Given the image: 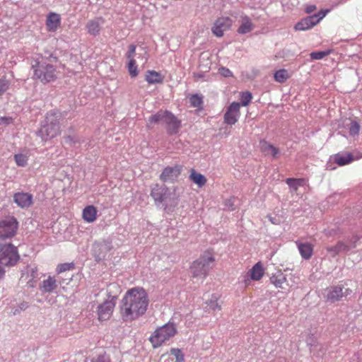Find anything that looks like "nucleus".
I'll return each mask as SVG.
<instances>
[{
    "label": "nucleus",
    "mask_w": 362,
    "mask_h": 362,
    "mask_svg": "<svg viewBox=\"0 0 362 362\" xmlns=\"http://www.w3.org/2000/svg\"><path fill=\"white\" fill-rule=\"evenodd\" d=\"M305 180L303 178H287L286 180V184L296 192L299 186H302L304 184Z\"/></svg>",
    "instance_id": "nucleus-34"
},
{
    "label": "nucleus",
    "mask_w": 362,
    "mask_h": 362,
    "mask_svg": "<svg viewBox=\"0 0 362 362\" xmlns=\"http://www.w3.org/2000/svg\"><path fill=\"white\" fill-rule=\"evenodd\" d=\"M73 263H62L57 265L56 272L57 274H61L73 269Z\"/></svg>",
    "instance_id": "nucleus-38"
},
{
    "label": "nucleus",
    "mask_w": 362,
    "mask_h": 362,
    "mask_svg": "<svg viewBox=\"0 0 362 362\" xmlns=\"http://www.w3.org/2000/svg\"><path fill=\"white\" fill-rule=\"evenodd\" d=\"M4 270L3 269L2 267H0V279L3 277V276L4 275Z\"/></svg>",
    "instance_id": "nucleus-53"
},
{
    "label": "nucleus",
    "mask_w": 362,
    "mask_h": 362,
    "mask_svg": "<svg viewBox=\"0 0 362 362\" xmlns=\"http://www.w3.org/2000/svg\"><path fill=\"white\" fill-rule=\"evenodd\" d=\"M92 362H110V360L105 356H99L96 359Z\"/></svg>",
    "instance_id": "nucleus-49"
},
{
    "label": "nucleus",
    "mask_w": 362,
    "mask_h": 362,
    "mask_svg": "<svg viewBox=\"0 0 362 362\" xmlns=\"http://www.w3.org/2000/svg\"><path fill=\"white\" fill-rule=\"evenodd\" d=\"M1 246V240H0V247Z\"/></svg>",
    "instance_id": "nucleus-57"
},
{
    "label": "nucleus",
    "mask_w": 362,
    "mask_h": 362,
    "mask_svg": "<svg viewBox=\"0 0 362 362\" xmlns=\"http://www.w3.org/2000/svg\"><path fill=\"white\" fill-rule=\"evenodd\" d=\"M104 24V20L101 18H96L89 21L86 24L88 33L92 35H98Z\"/></svg>",
    "instance_id": "nucleus-19"
},
{
    "label": "nucleus",
    "mask_w": 362,
    "mask_h": 362,
    "mask_svg": "<svg viewBox=\"0 0 362 362\" xmlns=\"http://www.w3.org/2000/svg\"><path fill=\"white\" fill-rule=\"evenodd\" d=\"M116 305V298L109 296L107 299L99 304L97 308L98 319L100 322L108 320L113 313Z\"/></svg>",
    "instance_id": "nucleus-6"
},
{
    "label": "nucleus",
    "mask_w": 362,
    "mask_h": 362,
    "mask_svg": "<svg viewBox=\"0 0 362 362\" xmlns=\"http://www.w3.org/2000/svg\"><path fill=\"white\" fill-rule=\"evenodd\" d=\"M160 115H152L148 120V127H151L153 123L158 122L160 119L162 120L161 118H160Z\"/></svg>",
    "instance_id": "nucleus-46"
},
{
    "label": "nucleus",
    "mask_w": 362,
    "mask_h": 362,
    "mask_svg": "<svg viewBox=\"0 0 362 362\" xmlns=\"http://www.w3.org/2000/svg\"><path fill=\"white\" fill-rule=\"evenodd\" d=\"M361 127L357 122L352 121L349 126V134L351 136L358 135L360 132Z\"/></svg>",
    "instance_id": "nucleus-40"
},
{
    "label": "nucleus",
    "mask_w": 362,
    "mask_h": 362,
    "mask_svg": "<svg viewBox=\"0 0 362 362\" xmlns=\"http://www.w3.org/2000/svg\"><path fill=\"white\" fill-rule=\"evenodd\" d=\"M60 25V16L55 13H51L47 16V25L49 30H55Z\"/></svg>",
    "instance_id": "nucleus-30"
},
{
    "label": "nucleus",
    "mask_w": 362,
    "mask_h": 362,
    "mask_svg": "<svg viewBox=\"0 0 362 362\" xmlns=\"http://www.w3.org/2000/svg\"><path fill=\"white\" fill-rule=\"evenodd\" d=\"M250 278L253 281H259L264 275V268L261 262H257L248 272Z\"/></svg>",
    "instance_id": "nucleus-22"
},
{
    "label": "nucleus",
    "mask_w": 362,
    "mask_h": 362,
    "mask_svg": "<svg viewBox=\"0 0 362 362\" xmlns=\"http://www.w3.org/2000/svg\"><path fill=\"white\" fill-rule=\"evenodd\" d=\"M245 281V286H249V285H250V279H245V281Z\"/></svg>",
    "instance_id": "nucleus-54"
},
{
    "label": "nucleus",
    "mask_w": 362,
    "mask_h": 362,
    "mask_svg": "<svg viewBox=\"0 0 362 362\" xmlns=\"http://www.w3.org/2000/svg\"><path fill=\"white\" fill-rule=\"evenodd\" d=\"M34 76L42 83H49L57 78L56 69L53 65L44 62H35L32 64Z\"/></svg>",
    "instance_id": "nucleus-3"
},
{
    "label": "nucleus",
    "mask_w": 362,
    "mask_h": 362,
    "mask_svg": "<svg viewBox=\"0 0 362 362\" xmlns=\"http://www.w3.org/2000/svg\"><path fill=\"white\" fill-rule=\"evenodd\" d=\"M9 85V81L6 79L5 77H2L0 78V95L4 94V92H6L8 90Z\"/></svg>",
    "instance_id": "nucleus-42"
},
{
    "label": "nucleus",
    "mask_w": 362,
    "mask_h": 362,
    "mask_svg": "<svg viewBox=\"0 0 362 362\" xmlns=\"http://www.w3.org/2000/svg\"><path fill=\"white\" fill-rule=\"evenodd\" d=\"M31 156L30 149H22L18 153L14 154L13 160L18 167H25L28 165L29 158Z\"/></svg>",
    "instance_id": "nucleus-18"
},
{
    "label": "nucleus",
    "mask_w": 362,
    "mask_h": 362,
    "mask_svg": "<svg viewBox=\"0 0 362 362\" xmlns=\"http://www.w3.org/2000/svg\"><path fill=\"white\" fill-rule=\"evenodd\" d=\"M135 50H136V46L134 45H130L129 46V50L127 52V53L126 54V56H127V58H128L129 60H131V59H134V55L135 54Z\"/></svg>",
    "instance_id": "nucleus-45"
},
{
    "label": "nucleus",
    "mask_w": 362,
    "mask_h": 362,
    "mask_svg": "<svg viewBox=\"0 0 362 362\" xmlns=\"http://www.w3.org/2000/svg\"><path fill=\"white\" fill-rule=\"evenodd\" d=\"M270 281L272 284L276 288H283V285L287 281L286 276L281 272H278L270 277Z\"/></svg>",
    "instance_id": "nucleus-29"
},
{
    "label": "nucleus",
    "mask_w": 362,
    "mask_h": 362,
    "mask_svg": "<svg viewBox=\"0 0 362 362\" xmlns=\"http://www.w3.org/2000/svg\"><path fill=\"white\" fill-rule=\"evenodd\" d=\"M252 99V94L250 92L243 93L240 98V103L243 106H246L249 104Z\"/></svg>",
    "instance_id": "nucleus-41"
},
{
    "label": "nucleus",
    "mask_w": 362,
    "mask_h": 362,
    "mask_svg": "<svg viewBox=\"0 0 362 362\" xmlns=\"http://www.w3.org/2000/svg\"><path fill=\"white\" fill-rule=\"evenodd\" d=\"M149 303L148 296L141 287L129 289L120 308L122 318L125 322H132L145 314Z\"/></svg>",
    "instance_id": "nucleus-1"
},
{
    "label": "nucleus",
    "mask_w": 362,
    "mask_h": 362,
    "mask_svg": "<svg viewBox=\"0 0 362 362\" xmlns=\"http://www.w3.org/2000/svg\"><path fill=\"white\" fill-rule=\"evenodd\" d=\"M177 329L173 323H167L158 327L149 337L153 348L160 346L165 341L175 335Z\"/></svg>",
    "instance_id": "nucleus-2"
},
{
    "label": "nucleus",
    "mask_w": 362,
    "mask_h": 362,
    "mask_svg": "<svg viewBox=\"0 0 362 362\" xmlns=\"http://www.w3.org/2000/svg\"><path fill=\"white\" fill-rule=\"evenodd\" d=\"M46 124H43L40 129V134L44 141H47L59 135L60 124L54 118H47Z\"/></svg>",
    "instance_id": "nucleus-5"
},
{
    "label": "nucleus",
    "mask_w": 362,
    "mask_h": 362,
    "mask_svg": "<svg viewBox=\"0 0 362 362\" xmlns=\"http://www.w3.org/2000/svg\"><path fill=\"white\" fill-rule=\"evenodd\" d=\"M315 10H316V6L315 5H308L305 8V11L307 13H311Z\"/></svg>",
    "instance_id": "nucleus-52"
},
{
    "label": "nucleus",
    "mask_w": 362,
    "mask_h": 362,
    "mask_svg": "<svg viewBox=\"0 0 362 362\" xmlns=\"http://www.w3.org/2000/svg\"><path fill=\"white\" fill-rule=\"evenodd\" d=\"M18 228V222L14 217L0 220V240L13 236Z\"/></svg>",
    "instance_id": "nucleus-8"
},
{
    "label": "nucleus",
    "mask_w": 362,
    "mask_h": 362,
    "mask_svg": "<svg viewBox=\"0 0 362 362\" xmlns=\"http://www.w3.org/2000/svg\"><path fill=\"white\" fill-rule=\"evenodd\" d=\"M181 170L180 165L165 167L160 175V179L163 182L173 181L180 175Z\"/></svg>",
    "instance_id": "nucleus-12"
},
{
    "label": "nucleus",
    "mask_w": 362,
    "mask_h": 362,
    "mask_svg": "<svg viewBox=\"0 0 362 362\" xmlns=\"http://www.w3.org/2000/svg\"><path fill=\"white\" fill-rule=\"evenodd\" d=\"M352 362H362V351L357 353L356 358H353Z\"/></svg>",
    "instance_id": "nucleus-51"
},
{
    "label": "nucleus",
    "mask_w": 362,
    "mask_h": 362,
    "mask_svg": "<svg viewBox=\"0 0 362 362\" xmlns=\"http://www.w3.org/2000/svg\"><path fill=\"white\" fill-rule=\"evenodd\" d=\"M189 180L196 184L199 187H204L207 182L204 175L197 172L194 169H191L189 177Z\"/></svg>",
    "instance_id": "nucleus-28"
},
{
    "label": "nucleus",
    "mask_w": 362,
    "mask_h": 362,
    "mask_svg": "<svg viewBox=\"0 0 362 362\" xmlns=\"http://www.w3.org/2000/svg\"><path fill=\"white\" fill-rule=\"evenodd\" d=\"M219 74L224 77L232 76V72L226 67H221L219 69Z\"/></svg>",
    "instance_id": "nucleus-47"
},
{
    "label": "nucleus",
    "mask_w": 362,
    "mask_h": 362,
    "mask_svg": "<svg viewBox=\"0 0 362 362\" xmlns=\"http://www.w3.org/2000/svg\"><path fill=\"white\" fill-rule=\"evenodd\" d=\"M330 52H331L330 50L313 52L310 53V57L313 60H318V59H323L325 57L329 54Z\"/></svg>",
    "instance_id": "nucleus-39"
},
{
    "label": "nucleus",
    "mask_w": 362,
    "mask_h": 362,
    "mask_svg": "<svg viewBox=\"0 0 362 362\" xmlns=\"http://www.w3.org/2000/svg\"><path fill=\"white\" fill-rule=\"evenodd\" d=\"M259 148L265 156H272L274 158H277L279 154V149L265 140L259 142Z\"/></svg>",
    "instance_id": "nucleus-21"
},
{
    "label": "nucleus",
    "mask_w": 362,
    "mask_h": 362,
    "mask_svg": "<svg viewBox=\"0 0 362 362\" xmlns=\"http://www.w3.org/2000/svg\"><path fill=\"white\" fill-rule=\"evenodd\" d=\"M240 105L241 104L240 103H232L228 107V110L226 112V113H237L238 112H239Z\"/></svg>",
    "instance_id": "nucleus-43"
},
{
    "label": "nucleus",
    "mask_w": 362,
    "mask_h": 362,
    "mask_svg": "<svg viewBox=\"0 0 362 362\" xmlns=\"http://www.w3.org/2000/svg\"><path fill=\"white\" fill-rule=\"evenodd\" d=\"M354 157L350 152L338 153L334 156V161L339 166H343L354 161Z\"/></svg>",
    "instance_id": "nucleus-23"
},
{
    "label": "nucleus",
    "mask_w": 362,
    "mask_h": 362,
    "mask_svg": "<svg viewBox=\"0 0 362 362\" xmlns=\"http://www.w3.org/2000/svg\"><path fill=\"white\" fill-rule=\"evenodd\" d=\"M37 268L36 266L29 265L21 274V279L25 281L30 287H33L36 283Z\"/></svg>",
    "instance_id": "nucleus-13"
},
{
    "label": "nucleus",
    "mask_w": 362,
    "mask_h": 362,
    "mask_svg": "<svg viewBox=\"0 0 362 362\" xmlns=\"http://www.w3.org/2000/svg\"><path fill=\"white\" fill-rule=\"evenodd\" d=\"M351 247V246L346 245L344 243L339 242L334 246L327 247V252H330L332 256H336L341 252L349 250Z\"/></svg>",
    "instance_id": "nucleus-31"
},
{
    "label": "nucleus",
    "mask_w": 362,
    "mask_h": 362,
    "mask_svg": "<svg viewBox=\"0 0 362 362\" xmlns=\"http://www.w3.org/2000/svg\"><path fill=\"white\" fill-rule=\"evenodd\" d=\"M128 70L130 76L134 78L138 75L137 66L134 59H131L128 64Z\"/></svg>",
    "instance_id": "nucleus-37"
},
{
    "label": "nucleus",
    "mask_w": 362,
    "mask_h": 362,
    "mask_svg": "<svg viewBox=\"0 0 362 362\" xmlns=\"http://www.w3.org/2000/svg\"><path fill=\"white\" fill-rule=\"evenodd\" d=\"M170 353L175 357L176 362H184V354L180 349H171Z\"/></svg>",
    "instance_id": "nucleus-36"
},
{
    "label": "nucleus",
    "mask_w": 362,
    "mask_h": 362,
    "mask_svg": "<svg viewBox=\"0 0 362 362\" xmlns=\"http://www.w3.org/2000/svg\"><path fill=\"white\" fill-rule=\"evenodd\" d=\"M269 218L273 224H276V222L274 221V218L273 217L269 216Z\"/></svg>",
    "instance_id": "nucleus-55"
},
{
    "label": "nucleus",
    "mask_w": 362,
    "mask_h": 362,
    "mask_svg": "<svg viewBox=\"0 0 362 362\" xmlns=\"http://www.w3.org/2000/svg\"><path fill=\"white\" fill-rule=\"evenodd\" d=\"M98 217V210L93 205L86 206L82 211V218L86 223H93Z\"/></svg>",
    "instance_id": "nucleus-20"
},
{
    "label": "nucleus",
    "mask_w": 362,
    "mask_h": 362,
    "mask_svg": "<svg viewBox=\"0 0 362 362\" xmlns=\"http://www.w3.org/2000/svg\"><path fill=\"white\" fill-rule=\"evenodd\" d=\"M13 202L21 208H28L33 204V195L28 192H16Z\"/></svg>",
    "instance_id": "nucleus-14"
},
{
    "label": "nucleus",
    "mask_w": 362,
    "mask_h": 362,
    "mask_svg": "<svg viewBox=\"0 0 362 362\" xmlns=\"http://www.w3.org/2000/svg\"><path fill=\"white\" fill-rule=\"evenodd\" d=\"M189 273L194 279H204L209 272L197 259L193 261L189 267Z\"/></svg>",
    "instance_id": "nucleus-15"
},
{
    "label": "nucleus",
    "mask_w": 362,
    "mask_h": 362,
    "mask_svg": "<svg viewBox=\"0 0 362 362\" xmlns=\"http://www.w3.org/2000/svg\"><path fill=\"white\" fill-rule=\"evenodd\" d=\"M57 287V281L54 276H49L42 281L40 290L44 293H52Z\"/></svg>",
    "instance_id": "nucleus-27"
},
{
    "label": "nucleus",
    "mask_w": 362,
    "mask_h": 362,
    "mask_svg": "<svg viewBox=\"0 0 362 362\" xmlns=\"http://www.w3.org/2000/svg\"><path fill=\"white\" fill-rule=\"evenodd\" d=\"M209 308L213 311H220L222 309L221 305L218 303V297L213 295L211 298L206 301Z\"/></svg>",
    "instance_id": "nucleus-32"
},
{
    "label": "nucleus",
    "mask_w": 362,
    "mask_h": 362,
    "mask_svg": "<svg viewBox=\"0 0 362 362\" xmlns=\"http://www.w3.org/2000/svg\"><path fill=\"white\" fill-rule=\"evenodd\" d=\"M165 113L168 114V113H170V112H168V111H165Z\"/></svg>",
    "instance_id": "nucleus-56"
},
{
    "label": "nucleus",
    "mask_w": 362,
    "mask_h": 362,
    "mask_svg": "<svg viewBox=\"0 0 362 362\" xmlns=\"http://www.w3.org/2000/svg\"><path fill=\"white\" fill-rule=\"evenodd\" d=\"M11 121L10 117H1L0 118V124H9Z\"/></svg>",
    "instance_id": "nucleus-50"
},
{
    "label": "nucleus",
    "mask_w": 362,
    "mask_h": 362,
    "mask_svg": "<svg viewBox=\"0 0 362 362\" xmlns=\"http://www.w3.org/2000/svg\"><path fill=\"white\" fill-rule=\"evenodd\" d=\"M233 21L229 17L222 16L218 18L214 23L211 31L214 35L221 37L225 31L230 29Z\"/></svg>",
    "instance_id": "nucleus-9"
},
{
    "label": "nucleus",
    "mask_w": 362,
    "mask_h": 362,
    "mask_svg": "<svg viewBox=\"0 0 362 362\" xmlns=\"http://www.w3.org/2000/svg\"><path fill=\"white\" fill-rule=\"evenodd\" d=\"M238 121L235 115H224V122L227 124H234Z\"/></svg>",
    "instance_id": "nucleus-44"
},
{
    "label": "nucleus",
    "mask_w": 362,
    "mask_h": 362,
    "mask_svg": "<svg viewBox=\"0 0 362 362\" xmlns=\"http://www.w3.org/2000/svg\"><path fill=\"white\" fill-rule=\"evenodd\" d=\"M189 102L192 107H200L203 103V96L199 94H194L189 98Z\"/></svg>",
    "instance_id": "nucleus-35"
},
{
    "label": "nucleus",
    "mask_w": 362,
    "mask_h": 362,
    "mask_svg": "<svg viewBox=\"0 0 362 362\" xmlns=\"http://www.w3.org/2000/svg\"><path fill=\"white\" fill-rule=\"evenodd\" d=\"M161 119L165 123L167 132L170 135L178 133L181 121L174 115H163Z\"/></svg>",
    "instance_id": "nucleus-11"
},
{
    "label": "nucleus",
    "mask_w": 362,
    "mask_h": 362,
    "mask_svg": "<svg viewBox=\"0 0 362 362\" xmlns=\"http://www.w3.org/2000/svg\"><path fill=\"white\" fill-rule=\"evenodd\" d=\"M20 255L17 248L11 244H2L0 247V264L4 266H14L19 261Z\"/></svg>",
    "instance_id": "nucleus-4"
},
{
    "label": "nucleus",
    "mask_w": 362,
    "mask_h": 362,
    "mask_svg": "<svg viewBox=\"0 0 362 362\" xmlns=\"http://www.w3.org/2000/svg\"><path fill=\"white\" fill-rule=\"evenodd\" d=\"M254 27L251 19L247 16H241V24L237 32L239 34L244 35L251 32L254 29Z\"/></svg>",
    "instance_id": "nucleus-26"
},
{
    "label": "nucleus",
    "mask_w": 362,
    "mask_h": 362,
    "mask_svg": "<svg viewBox=\"0 0 362 362\" xmlns=\"http://www.w3.org/2000/svg\"><path fill=\"white\" fill-rule=\"evenodd\" d=\"M65 142L69 145H74L78 142L77 139L71 136H64Z\"/></svg>",
    "instance_id": "nucleus-48"
},
{
    "label": "nucleus",
    "mask_w": 362,
    "mask_h": 362,
    "mask_svg": "<svg viewBox=\"0 0 362 362\" xmlns=\"http://www.w3.org/2000/svg\"><path fill=\"white\" fill-rule=\"evenodd\" d=\"M301 257L305 259L311 258L313 253V246L308 243H296Z\"/></svg>",
    "instance_id": "nucleus-25"
},
{
    "label": "nucleus",
    "mask_w": 362,
    "mask_h": 362,
    "mask_svg": "<svg viewBox=\"0 0 362 362\" xmlns=\"http://www.w3.org/2000/svg\"><path fill=\"white\" fill-rule=\"evenodd\" d=\"M168 192V188L165 185L156 184L151 189V196L155 202L163 203L165 199Z\"/></svg>",
    "instance_id": "nucleus-16"
},
{
    "label": "nucleus",
    "mask_w": 362,
    "mask_h": 362,
    "mask_svg": "<svg viewBox=\"0 0 362 362\" xmlns=\"http://www.w3.org/2000/svg\"><path fill=\"white\" fill-rule=\"evenodd\" d=\"M327 11L321 10L317 13L303 18L297 23L294 29L296 30H307L317 25L327 14Z\"/></svg>",
    "instance_id": "nucleus-7"
},
{
    "label": "nucleus",
    "mask_w": 362,
    "mask_h": 362,
    "mask_svg": "<svg viewBox=\"0 0 362 362\" xmlns=\"http://www.w3.org/2000/svg\"><path fill=\"white\" fill-rule=\"evenodd\" d=\"M197 260L209 272L216 261L214 252L212 250H207Z\"/></svg>",
    "instance_id": "nucleus-17"
},
{
    "label": "nucleus",
    "mask_w": 362,
    "mask_h": 362,
    "mask_svg": "<svg viewBox=\"0 0 362 362\" xmlns=\"http://www.w3.org/2000/svg\"><path fill=\"white\" fill-rule=\"evenodd\" d=\"M344 287L341 285H337L327 288L325 290V298L327 301L335 303L340 300L344 296L347 295L349 289H346L345 293L343 291Z\"/></svg>",
    "instance_id": "nucleus-10"
},
{
    "label": "nucleus",
    "mask_w": 362,
    "mask_h": 362,
    "mask_svg": "<svg viewBox=\"0 0 362 362\" xmlns=\"http://www.w3.org/2000/svg\"><path fill=\"white\" fill-rule=\"evenodd\" d=\"M145 80L149 84L163 83L164 81V76L162 75L160 72L153 70H148L146 72Z\"/></svg>",
    "instance_id": "nucleus-24"
},
{
    "label": "nucleus",
    "mask_w": 362,
    "mask_h": 362,
    "mask_svg": "<svg viewBox=\"0 0 362 362\" xmlns=\"http://www.w3.org/2000/svg\"><path fill=\"white\" fill-rule=\"evenodd\" d=\"M289 74L287 70L280 69L274 73V77L276 81L279 83H284L288 78Z\"/></svg>",
    "instance_id": "nucleus-33"
}]
</instances>
